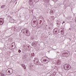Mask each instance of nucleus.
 I'll return each instance as SVG.
<instances>
[{"label": "nucleus", "mask_w": 76, "mask_h": 76, "mask_svg": "<svg viewBox=\"0 0 76 76\" xmlns=\"http://www.w3.org/2000/svg\"><path fill=\"white\" fill-rule=\"evenodd\" d=\"M69 30H70V28H69Z\"/></svg>", "instance_id": "nucleus-25"}, {"label": "nucleus", "mask_w": 76, "mask_h": 76, "mask_svg": "<svg viewBox=\"0 0 76 76\" xmlns=\"http://www.w3.org/2000/svg\"><path fill=\"white\" fill-rule=\"evenodd\" d=\"M4 23V19L3 18H0V25H2Z\"/></svg>", "instance_id": "nucleus-2"}, {"label": "nucleus", "mask_w": 76, "mask_h": 76, "mask_svg": "<svg viewBox=\"0 0 76 76\" xmlns=\"http://www.w3.org/2000/svg\"><path fill=\"white\" fill-rule=\"evenodd\" d=\"M43 61H48V60H47V59H44L43 60Z\"/></svg>", "instance_id": "nucleus-15"}, {"label": "nucleus", "mask_w": 76, "mask_h": 76, "mask_svg": "<svg viewBox=\"0 0 76 76\" xmlns=\"http://www.w3.org/2000/svg\"><path fill=\"white\" fill-rule=\"evenodd\" d=\"M28 30H27V29H25L23 30H22V31L23 33L24 34V35H25V34H26V33L27 32V31Z\"/></svg>", "instance_id": "nucleus-5"}, {"label": "nucleus", "mask_w": 76, "mask_h": 76, "mask_svg": "<svg viewBox=\"0 0 76 76\" xmlns=\"http://www.w3.org/2000/svg\"><path fill=\"white\" fill-rule=\"evenodd\" d=\"M44 1L45 3H48L49 2V0H44Z\"/></svg>", "instance_id": "nucleus-13"}, {"label": "nucleus", "mask_w": 76, "mask_h": 76, "mask_svg": "<svg viewBox=\"0 0 76 76\" xmlns=\"http://www.w3.org/2000/svg\"><path fill=\"white\" fill-rule=\"evenodd\" d=\"M57 63L58 65L60 64H61V61H57Z\"/></svg>", "instance_id": "nucleus-12"}, {"label": "nucleus", "mask_w": 76, "mask_h": 76, "mask_svg": "<svg viewBox=\"0 0 76 76\" xmlns=\"http://www.w3.org/2000/svg\"><path fill=\"white\" fill-rule=\"evenodd\" d=\"M64 22H64V21H63V22L62 23L63 24V23H64Z\"/></svg>", "instance_id": "nucleus-21"}, {"label": "nucleus", "mask_w": 76, "mask_h": 76, "mask_svg": "<svg viewBox=\"0 0 76 76\" xmlns=\"http://www.w3.org/2000/svg\"><path fill=\"white\" fill-rule=\"evenodd\" d=\"M18 53H21V50H20V49H19L18 51Z\"/></svg>", "instance_id": "nucleus-18"}, {"label": "nucleus", "mask_w": 76, "mask_h": 76, "mask_svg": "<svg viewBox=\"0 0 76 76\" xmlns=\"http://www.w3.org/2000/svg\"><path fill=\"white\" fill-rule=\"evenodd\" d=\"M29 4L30 6H32L34 4L33 0H29Z\"/></svg>", "instance_id": "nucleus-4"}, {"label": "nucleus", "mask_w": 76, "mask_h": 76, "mask_svg": "<svg viewBox=\"0 0 76 76\" xmlns=\"http://www.w3.org/2000/svg\"><path fill=\"white\" fill-rule=\"evenodd\" d=\"M47 58V57H46L45 56H44L43 57V58Z\"/></svg>", "instance_id": "nucleus-19"}, {"label": "nucleus", "mask_w": 76, "mask_h": 76, "mask_svg": "<svg viewBox=\"0 0 76 76\" xmlns=\"http://www.w3.org/2000/svg\"><path fill=\"white\" fill-rule=\"evenodd\" d=\"M53 32L54 34H57L58 32V29H55L53 30Z\"/></svg>", "instance_id": "nucleus-3"}, {"label": "nucleus", "mask_w": 76, "mask_h": 76, "mask_svg": "<svg viewBox=\"0 0 76 76\" xmlns=\"http://www.w3.org/2000/svg\"><path fill=\"white\" fill-rule=\"evenodd\" d=\"M35 61V64H36V65H38L39 64V61H36L35 60H34Z\"/></svg>", "instance_id": "nucleus-10"}, {"label": "nucleus", "mask_w": 76, "mask_h": 76, "mask_svg": "<svg viewBox=\"0 0 76 76\" xmlns=\"http://www.w3.org/2000/svg\"><path fill=\"white\" fill-rule=\"evenodd\" d=\"M35 0L36 1H39V0Z\"/></svg>", "instance_id": "nucleus-20"}, {"label": "nucleus", "mask_w": 76, "mask_h": 76, "mask_svg": "<svg viewBox=\"0 0 76 76\" xmlns=\"http://www.w3.org/2000/svg\"><path fill=\"white\" fill-rule=\"evenodd\" d=\"M15 1H16L17 0H15Z\"/></svg>", "instance_id": "nucleus-24"}, {"label": "nucleus", "mask_w": 76, "mask_h": 76, "mask_svg": "<svg viewBox=\"0 0 76 76\" xmlns=\"http://www.w3.org/2000/svg\"><path fill=\"white\" fill-rule=\"evenodd\" d=\"M16 3H17V2H16L15 3V4H16Z\"/></svg>", "instance_id": "nucleus-23"}, {"label": "nucleus", "mask_w": 76, "mask_h": 76, "mask_svg": "<svg viewBox=\"0 0 76 76\" xmlns=\"http://www.w3.org/2000/svg\"><path fill=\"white\" fill-rule=\"evenodd\" d=\"M60 30L61 34H64V29L61 28Z\"/></svg>", "instance_id": "nucleus-8"}, {"label": "nucleus", "mask_w": 76, "mask_h": 76, "mask_svg": "<svg viewBox=\"0 0 76 76\" xmlns=\"http://www.w3.org/2000/svg\"><path fill=\"white\" fill-rule=\"evenodd\" d=\"M32 44L34 45H36V42H32Z\"/></svg>", "instance_id": "nucleus-14"}, {"label": "nucleus", "mask_w": 76, "mask_h": 76, "mask_svg": "<svg viewBox=\"0 0 76 76\" xmlns=\"http://www.w3.org/2000/svg\"><path fill=\"white\" fill-rule=\"evenodd\" d=\"M56 75V72H54L53 73L50 75V76H55Z\"/></svg>", "instance_id": "nucleus-9"}, {"label": "nucleus", "mask_w": 76, "mask_h": 76, "mask_svg": "<svg viewBox=\"0 0 76 76\" xmlns=\"http://www.w3.org/2000/svg\"><path fill=\"white\" fill-rule=\"evenodd\" d=\"M54 0V1H57V0Z\"/></svg>", "instance_id": "nucleus-22"}, {"label": "nucleus", "mask_w": 76, "mask_h": 76, "mask_svg": "<svg viewBox=\"0 0 76 76\" xmlns=\"http://www.w3.org/2000/svg\"><path fill=\"white\" fill-rule=\"evenodd\" d=\"M12 73L10 72V70L8 71V72L6 73V75H10Z\"/></svg>", "instance_id": "nucleus-7"}, {"label": "nucleus", "mask_w": 76, "mask_h": 76, "mask_svg": "<svg viewBox=\"0 0 76 76\" xmlns=\"http://www.w3.org/2000/svg\"><path fill=\"white\" fill-rule=\"evenodd\" d=\"M23 67L24 69H26V66H25V65L23 66Z\"/></svg>", "instance_id": "nucleus-16"}, {"label": "nucleus", "mask_w": 76, "mask_h": 76, "mask_svg": "<svg viewBox=\"0 0 76 76\" xmlns=\"http://www.w3.org/2000/svg\"><path fill=\"white\" fill-rule=\"evenodd\" d=\"M25 35H26L27 36L29 37V36L31 34H30V33H29V30H27V32L26 33Z\"/></svg>", "instance_id": "nucleus-6"}, {"label": "nucleus", "mask_w": 76, "mask_h": 76, "mask_svg": "<svg viewBox=\"0 0 76 76\" xmlns=\"http://www.w3.org/2000/svg\"><path fill=\"white\" fill-rule=\"evenodd\" d=\"M4 7H5V5H2L1 6V7L2 8H4Z\"/></svg>", "instance_id": "nucleus-17"}, {"label": "nucleus", "mask_w": 76, "mask_h": 76, "mask_svg": "<svg viewBox=\"0 0 76 76\" xmlns=\"http://www.w3.org/2000/svg\"><path fill=\"white\" fill-rule=\"evenodd\" d=\"M71 68V66L69 64H65L64 65V69L65 70H69Z\"/></svg>", "instance_id": "nucleus-1"}, {"label": "nucleus", "mask_w": 76, "mask_h": 76, "mask_svg": "<svg viewBox=\"0 0 76 76\" xmlns=\"http://www.w3.org/2000/svg\"><path fill=\"white\" fill-rule=\"evenodd\" d=\"M54 12V10L52 9L50 10V13H53Z\"/></svg>", "instance_id": "nucleus-11"}]
</instances>
